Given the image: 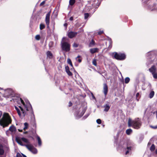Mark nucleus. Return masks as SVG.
Listing matches in <instances>:
<instances>
[{"label": "nucleus", "instance_id": "obj_48", "mask_svg": "<svg viewBox=\"0 0 157 157\" xmlns=\"http://www.w3.org/2000/svg\"><path fill=\"white\" fill-rule=\"evenodd\" d=\"M80 31H78V33H79L80 32H83V30L82 29V28H80Z\"/></svg>", "mask_w": 157, "mask_h": 157}, {"label": "nucleus", "instance_id": "obj_27", "mask_svg": "<svg viewBox=\"0 0 157 157\" xmlns=\"http://www.w3.org/2000/svg\"><path fill=\"white\" fill-rule=\"evenodd\" d=\"M130 79L128 77H126L124 79L125 83L126 84L128 83L130 81Z\"/></svg>", "mask_w": 157, "mask_h": 157}, {"label": "nucleus", "instance_id": "obj_59", "mask_svg": "<svg viewBox=\"0 0 157 157\" xmlns=\"http://www.w3.org/2000/svg\"><path fill=\"white\" fill-rule=\"evenodd\" d=\"M151 144V143L150 142H149L148 144V145H150Z\"/></svg>", "mask_w": 157, "mask_h": 157}, {"label": "nucleus", "instance_id": "obj_50", "mask_svg": "<svg viewBox=\"0 0 157 157\" xmlns=\"http://www.w3.org/2000/svg\"><path fill=\"white\" fill-rule=\"evenodd\" d=\"M138 128L139 127V125H141V124L140 122V121H139L138 120Z\"/></svg>", "mask_w": 157, "mask_h": 157}, {"label": "nucleus", "instance_id": "obj_7", "mask_svg": "<svg viewBox=\"0 0 157 157\" xmlns=\"http://www.w3.org/2000/svg\"><path fill=\"white\" fill-rule=\"evenodd\" d=\"M128 127H132L135 128H137V121L136 120H133L131 118H129L128 121Z\"/></svg>", "mask_w": 157, "mask_h": 157}, {"label": "nucleus", "instance_id": "obj_18", "mask_svg": "<svg viewBox=\"0 0 157 157\" xmlns=\"http://www.w3.org/2000/svg\"><path fill=\"white\" fill-rule=\"evenodd\" d=\"M46 55L48 58L51 59L53 57V55L51 52L48 51L46 52Z\"/></svg>", "mask_w": 157, "mask_h": 157}, {"label": "nucleus", "instance_id": "obj_47", "mask_svg": "<svg viewBox=\"0 0 157 157\" xmlns=\"http://www.w3.org/2000/svg\"><path fill=\"white\" fill-rule=\"evenodd\" d=\"M45 1H43L42 2H41L40 4V6H42L44 4H45Z\"/></svg>", "mask_w": 157, "mask_h": 157}, {"label": "nucleus", "instance_id": "obj_26", "mask_svg": "<svg viewBox=\"0 0 157 157\" xmlns=\"http://www.w3.org/2000/svg\"><path fill=\"white\" fill-rule=\"evenodd\" d=\"M3 148L5 151H8L9 150V147L7 145H2Z\"/></svg>", "mask_w": 157, "mask_h": 157}, {"label": "nucleus", "instance_id": "obj_2", "mask_svg": "<svg viewBox=\"0 0 157 157\" xmlns=\"http://www.w3.org/2000/svg\"><path fill=\"white\" fill-rule=\"evenodd\" d=\"M11 120L7 113H4L2 119H0V125L3 128L7 127L11 123Z\"/></svg>", "mask_w": 157, "mask_h": 157}, {"label": "nucleus", "instance_id": "obj_34", "mask_svg": "<svg viewBox=\"0 0 157 157\" xmlns=\"http://www.w3.org/2000/svg\"><path fill=\"white\" fill-rule=\"evenodd\" d=\"M68 64H69L71 67L73 66V65L71 60L70 59H68L67 60Z\"/></svg>", "mask_w": 157, "mask_h": 157}, {"label": "nucleus", "instance_id": "obj_54", "mask_svg": "<svg viewBox=\"0 0 157 157\" xmlns=\"http://www.w3.org/2000/svg\"><path fill=\"white\" fill-rule=\"evenodd\" d=\"M91 94H92V95L93 98L94 99H95V98L94 96V95L92 93Z\"/></svg>", "mask_w": 157, "mask_h": 157}, {"label": "nucleus", "instance_id": "obj_42", "mask_svg": "<svg viewBox=\"0 0 157 157\" xmlns=\"http://www.w3.org/2000/svg\"><path fill=\"white\" fill-rule=\"evenodd\" d=\"M150 127L151 128H152L154 129H156L157 128V125L153 126L152 125H150Z\"/></svg>", "mask_w": 157, "mask_h": 157}, {"label": "nucleus", "instance_id": "obj_24", "mask_svg": "<svg viewBox=\"0 0 157 157\" xmlns=\"http://www.w3.org/2000/svg\"><path fill=\"white\" fill-rule=\"evenodd\" d=\"M154 94L155 92L153 91H151L149 95V97L150 98H152L153 97Z\"/></svg>", "mask_w": 157, "mask_h": 157}, {"label": "nucleus", "instance_id": "obj_62", "mask_svg": "<svg viewBox=\"0 0 157 157\" xmlns=\"http://www.w3.org/2000/svg\"><path fill=\"white\" fill-rule=\"evenodd\" d=\"M98 73H99V74H101V73L100 72H99V71H98Z\"/></svg>", "mask_w": 157, "mask_h": 157}, {"label": "nucleus", "instance_id": "obj_53", "mask_svg": "<svg viewBox=\"0 0 157 157\" xmlns=\"http://www.w3.org/2000/svg\"><path fill=\"white\" fill-rule=\"evenodd\" d=\"M73 20V18L72 17H71L70 18V20L72 21Z\"/></svg>", "mask_w": 157, "mask_h": 157}, {"label": "nucleus", "instance_id": "obj_8", "mask_svg": "<svg viewBox=\"0 0 157 157\" xmlns=\"http://www.w3.org/2000/svg\"><path fill=\"white\" fill-rule=\"evenodd\" d=\"M61 47L63 50L66 52H68L70 50V44L67 42L63 41L61 43Z\"/></svg>", "mask_w": 157, "mask_h": 157}, {"label": "nucleus", "instance_id": "obj_5", "mask_svg": "<svg viewBox=\"0 0 157 157\" xmlns=\"http://www.w3.org/2000/svg\"><path fill=\"white\" fill-rule=\"evenodd\" d=\"M135 144L132 142L129 141L128 142L127 144L126 148L125 150H127L125 155H127L129 154L134 147Z\"/></svg>", "mask_w": 157, "mask_h": 157}, {"label": "nucleus", "instance_id": "obj_38", "mask_svg": "<svg viewBox=\"0 0 157 157\" xmlns=\"http://www.w3.org/2000/svg\"><path fill=\"white\" fill-rule=\"evenodd\" d=\"M96 122L98 124H100L101 123V121L100 119H98L96 120Z\"/></svg>", "mask_w": 157, "mask_h": 157}, {"label": "nucleus", "instance_id": "obj_15", "mask_svg": "<svg viewBox=\"0 0 157 157\" xmlns=\"http://www.w3.org/2000/svg\"><path fill=\"white\" fill-rule=\"evenodd\" d=\"M4 150L2 145H0V157H6V155H4Z\"/></svg>", "mask_w": 157, "mask_h": 157}, {"label": "nucleus", "instance_id": "obj_25", "mask_svg": "<svg viewBox=\"0 0 157 157\" xmlns=\"http://www.w3.org/2000/svg\"><path fill=\"white\" fill-rule=\"evenodd\" d=\"M95 42L93 40H92L89 44V46L92 47L94 44Z\"/></svg>", "mask_w": 157, "mask_h": 157}, {"label": "nucleus", "instance_id": "obj_60", "mask_svg": "<svg viewBox=\"0 0 157 157\" xmlns=\"http://www.w3.org/2000/svg\"><path fill=\"white\" fill-rule=\"evenodd\" d=\"M155 153L157 154V149L155 150Z\"/></svg>", "mask_w": 157, "mask_h": 157}, {"label": "nucleus", "instance_id": "obj_22", "mask_svg": "<svg viewBox=\"0 0 157 157\" xmlns=\"http://www.w3.org/2000/svg\"><path fill=\"white\" fill-rule=\"evenodd\" d=\"M132 130L131 128L127 129L126 131V133L128 135H130L132 132Z\"/></svg>", "mask_w": 157, "mask_h": 157}, {"label": "nucleus", "instance_id": "obj_28", "mask_svg": "<svg viewBox=\"0 0 157 157\" xmlns=\"http://www.w3.org/2000/svg\"><path fill=\"white\" fill-rule=\"evenodd\" d=\"M81 57L80 56H78L76 58V59L77 61H78L79 63H80L82 61V59L79 58Z\"/></svg>", "mask_w": 157, "mask_h": 157}, {"label": "nucleus", "instance_id": "obj_56", "mask_svg": "<svg viewBox=\"0 0 157 157\" xmlns=\"http://www.w3.org/2000/svg\"><path fill=\"white\" fill-rule=\"evenodd\" d=\"M22 155L23 157H27L25 155H24V154H22Z\"/></svg>", "mask_w": 157, "mask_h": 157}, {"label": "nucleus", "instance_id": "obj_12", "mask_svg": "<svg viewBox=\"0 0 157 157\" xmlns=\"http://www.w3.org/2000/svg\"><path fill=\"white\" fill-rule=\"evenodd\" d=\"M20 100L21 101V103L23 105H24V108L25 107H28V106L29 104H31L29 101L27 99H26L25 100V102L26 103V104H25V102L23 101V100L21 98H20Z\"/></svg>", "mask_w": 157, "mask_h": 157}, {"label": "nucleus", "instance_id": "obj_20", "mask_svg": "<svg viewBox=\"0 0 157 157\" xmlns=\"http://www.w3.org/2000/svg\"><path fill=\"white\" fill-rule=\"evenodd\" d=\"M9 130L11 132H14L16 131V128L13 125H12L10 127Z\"/></svg>", "mask_w": 157, "mask_h": 157}, {"label": "nucleus", "instance_id": "obj_30", "mask_svg": "<svg viewBox=\"0 0 157 157\" xmlns=\"http://www.w3.org/2000/svg\"><path fill=\"white\" fill-rule=\"evenodd\" d=\"M75 2V0H70L69 1V4L71 6L73 5Z\"/></svg>", "mask_w": 157, "mask_h": 157}, {"label": "nucleus", "instance_id": "obj_63", "mask_svg": "<svg viewBox=\"0 0 157 157\" xmlns=\"http://www.w3.org/2000/svg\"><path fill=\"white\" fill-rule=\"evenodd\" d=\"M123 143V142L122 141L121 142V143Z\"/></svg>", "mask_w": 157, "mask_h": 157}, {"label": "nucleus", "instance_id": "obj_39", "mask_svg": "<svg viewBox=\"0 0 157 157\" xmlns=\"http://www.w3.org/2000/svg\"><path fill=\"white\" fill-rule=\"evenodd\" d=\"M65 71L66 72L68 71H69L70 70L68 66H67L65 67Z\"/></svg>", "mask_w": 157, "mask_h": 157}, {"label": "nucleus", "instance_id": "obj_21", "mask_svg": "<svg viewBox=\"0 0 157 157\" xmlns=\"http://www.w3.org/2000/svg\"><path fill=\"white\" fill-rule=\"evenodd\" d=\"M15 109L16 110H17V113L19 117H22V114L21 113V112L19 109L16 106H15Z\"/></svg>", "mask_w": 157, "mask_h": 157}, {"label": "nucleus", "instance_id": "obj_10", "mask_svg": "<svg viewBox=\"0 0 157 157\" xmlns=\"http://www.w3.org/2000/svg\"><path fill=\"white\" fill-rule=\"evenodd\" d=\"M157 69L155 65H153L151 67V68H149V71L152 74V75L153 78H155V75H157V73H156Z\"/></svg>", "mask_w": 157, "mask_h": 157}, {"label": "nucleus", "instance_id": "obj_49", "mask_svg": "<svg viewBox=\"0 0 157 157\" xmlns=\"http://www.w3.org/2000/svg\"><path fill=\"white\" fill-rule=\"evenodd\" d=\"M52 44H53V43H52V42H50L49 43V47H52Z\"/></svg>", "mask_w": 157, "mask_h": 157}, {"label": "nucleus", "instance_id": "obj_19", "mask_svg": "<svg viewBox=\"0 0 157 157\" xmlns=\"http://www.w3.org/2000/svg\"><path fill=\"white\" fill-rule=\"evenodd\" d=\"M98 49L97 48H91L90 49V52L92 54H94L98 52Z\"/></svg>", "mask_w": 157, "mask_h": 157}, {"label": "nucleus", "instance_id": "obj_58", "mask_svg": "<svg viewBox=\"0 0 157 157\" xmlns=\"http://www.w3.org/2000/svg\"><path fill=\"white\" fill-rule=\"evenodd\" d=\"M64 26H67V24L65 23V24H64Z\"/></svg>", "mask_w": 157, "mask_h": 157}, {"label": "nucleus", "instance_id": "obj_14", "mask_svg": "<svg viewBox=\"0 0 157 157\" xmlns=\"http://www.w3.org/2000/svg\"><path fill=\"white\" fill-rule=\"evenodd\" d=\"M16 138H19V139L21 141H21H22L23 142H24L27 144H30V142H29V140L26 138H25L24 137H22L21 138H20V137H16Z\"/></svg>", "mask_w": 157, "mask_h": 157}, {"label": "nucleus", "instance_id": "obj_9", "mask_svg": "<svg viewBox=\"0 0 157 157\" xmlns=\"http://www.w3.org/2000/svg\"><path fill=\"white\" fill-rule=\"evenodd\" d=\"M13 92L11 89H8L5 91L4 96L6 98H9L13 96Z\"/></svg>", "mask_w": 157, "mask_h": 157}, {"label": "nucleus", "instance_id": "obj_1", "mask_svg": "<svg viewBox=\"0 0 157 157\" xmlns=\"http://www.w3.org/2000/svg\"><path fill=\"white\" fill-rule=\"evenodd\" d=\"M19 107L22 112V117H21V118L24 117L27 118H29L30 117V118H32L34 117V115L31 104H29L28 107L25 108L24 109L20 106H19Z\"/></svg>", "mask_w": 157, "mask_h": 157}, {"label": "nucleus", "instance_id": "obj_35", "mask_svg": "<svg viewBox=\"0 0 157 157\" xmlns=\"http://www.w3.org/2000/svg\"><path fill=\"white\" fill-rule=\"evenodd\" d=\"M89 16V14L87 13H86L84 14V18L86 19L88 18Z\"/></svg>", "mask_w": 157, "mask_h": 157}, {"label": "nucleus", "instance_id": "obj_55", "mask_svg": "<svg viewBox=\"0 0 157 157\" xmlns=\"http://www.w3.org/2000/svg\"><path fill=\"white\" fill-rule=\"evenodd\" d=\"M151 52H148L147 53V56H149V55L151 54Z\"/></svg>", "mask_w": 157, "mask_h": 157}, {"label": "nucleus", "instance_id": "obj_37", "mask_svg": "<svg viewBox=\"0 0 157 157\" xmlns=\"http://www.w3.org/2000/svg\"><path fill=\"white\" fill-rule=\"evenodd\" d=\"M93 64L95 66H97L96 61L95 59H94L92 61Z\"/></svg>", "mask_w": 157, "mask_h": 157}, {"label": "nucleus", "instance_id": "obj_29", "mask_svg": "<svg viewBox=\"0 0 157 157\" xmlns=\"http://www.w3.org/2000/svg\"><path fill=\"white\" fill-rule=\"evenodd\" d=\"M155 149V146L154 144H152L150 148V150L151 151H153Z\"/></svg>", "mask_w": 157, "mask_h": 157}, {"label": "nucleus", "instance_id": "obj_64", "mask_svg": "<svg viewBox=\"0 0 157 157\" xmlns=\"http://www.w3.org/2000/svg\"><path fill=\"white\" fill-rule=\"evenodd\" d=\"M119 145V146H121V144H119V145Z\"/></svg>", "mask_w": 157, "mask_h": 157}, {"label": "nucleus", "instance_id": "obj_52", "mask_svg": "<svg viewBox=\"0 0 157 157\" xmlns=\"http://www.w3.org/2000/svg\"><path fill=\"white\" fill-rule=\"evenodd\" d=\"M155 114H156V119H157V111H156V112H154L153 113L154 114H155Z\"/></svg>", "mask_w": 157, "mask_h": 157}, {"label": "nucleus", "instance_id": "obj_6", "mask_svg": "<svg viewBox=\"0 0 157 157\" xmlns=\"http://www.w3.org/2000/svg\"><path fill=\"white\" fill-rule=\"evenodd\" d=\"M113 57L115 59L120 60H123L125 59L126 56L125 54L121 53H117L114 52L113 53Z\"/></svg>", "mask_w": 157, "mask_h": 157}, {"label": "nucleus", "instance_id": "obj_43", "mask_svg": "<svg viewBox=\"0 0 157 157\" xmlns=\"http://www.w3.org/2000/svg\"><path fill=\"white\" fill-rule=\"evenodd\" d=\"M36 39L37 40H39L40 39V36L39 35H37L35 37Z\"/></svg>", "mask_w": 157, "mask_h": 157}, {"label": "nucleus", "instance_id": "obj_44", "mask_svg": "<svg viewBox=\"0 0 157 157\" xmlns=\"http://www.w3.org/2000/svg\"><path fill=\"white\" fill-rule=\"evenodd\" d=\"M103 33V31L102 30V31L100 30V31H98V34L99 35H101V34Z\"/></svg>", "mask_w": 157, "mask_h": 157}, {"label": "nucleus", "instance_id": "obj_23", "mask_svg": "<svg viewBox=\"0 0 157 157\" xmlns=\"http://www.w3.org/2000/svg\"><path fill=\"white\" fill-rule=\"evenodd\" d=\"M36 138L38 140V145L40 146L41 145V141L40 138V137L37 135L36 136Z\"/></svg>", "mask_w": 157, "mask_h": 157}, {"label": "nucleus", "instance_id": "obj_33", "mask_svg": "<svg viewBox=\"0 0 157 157\" xmlns=\"http://www.w3.org/2000/svg\"><path fill=\"white\" fill-rule=\"evenodd\" d=\"M24 124L25 127L24 128V129L25 130L28 128L29 125H28V123L26 122Z\"/></svg>", "mask_w": 157, "mask_h": 157}, {"label": "nucleus", "instance_id": "obj_11", "mask_svg": "<svg viewBox=\"0 0 157 157\" xmlns=\"http://www.w3.org/2000/svg\"><path fill=\"white\" fill-rule=\"evenodd\" d=\"M50 12H48L46 14L45 18L46 23L47 25V27H49L50 22Z\"/></svg>", "mask_w": 157, "mask_h": 157}, {"label": "nucleus", "instance_id": "obj_32", "mask_svg": "<svg viewBox=\"0 0 157 157\" xmlns=\"http://www.w3.org/2000/svg\"><path fill=\"white\" fill-rule=\"evenodd\" d=\"M152 60H151L149 59L148 60V61L146 63V64L147 66H148L149 65L151 64L152 63Z\"/></svg>", "mask_w": 157, "mask_h": 157}, {"label": "nucleus", "instance_id": "obj_45", "mask_svg": "<svg viewBox=\"0 0 157 157\" xmlns=\"http://www.w3.org/2000/svg\"><path fill=\"white\" fill-rule=\"evenodd\" d=\"M73 46L75 48H77L78 47V45L77 44L74 43L73 44Z\"/></svg>", "mask_w": 157, "mask_h": 157}, {"label": "nucleus", "instance_id": "obj_61", "mask_svg": "<svg viewBox=\"0 0 157 157\" xmlns=\"http://www.w3.org/2000/svg\"><path fill=\"white\" fill-rule=\"evenodd\" d=\"M18 130H19V132H22V130H19V129H18Z\"/></svg>", "mask_w": 157, "mask_h": 157}, {"label": "nucleus", "instance_id": "obj_40", "mask_svg": "<svg viewBox=\"0 0 157 157\" xmlns=\"http://www.w3.org/2000/svg\"><path fill=\"white\" fill-rule=\"evenodd\" d=\"M66 72L69 76H72V73L70 71V70Z\"/></svg>", "mask_w": 157, "mask_h": 157}, {"label": "nucleus", "instance_id": "obj_17", "mask_svg": "<svg viewBox=\"0 0 157 157\" xmlns=\"http://www.w3.org/2000/svg\"><path fill=\"white\" fill-rule=\"evenodd\" d=\"M108 86L106 84H103V92L105 96H106L108 92Z\"/></svg>", "mask_w": 157, "mask_h": 157}, {"label": "nucleus", "instance_id": "obj_41", "mask_svg": "<svg viewBox=\"0 0 157 157\" xmlns=\"http://www.w3.org/2000/svg\"><path fill=\"white\" fill-rule=\"evenodd\" d=\"M144 138V137L143 136H141L140 137L139 140L140 142H141L143 140Z\"/></svg>", "mask_w": 157, "mask_h": 157}, {"label": "nucleus", "instance_id": "obj_13", "mask_svg": "<svg viewBox=\"0 0 157 157\" xmlns=\"http://www.w3.org/2000/svg\"><path fill=\"white\" fill-rule=\"evenodd\" d=\"M77 34L78 32L71 31L68 33V36L70 38H72L75 36Z\"/></svg>", "mask_w": 157, "mask_h": 157}, {"label": "nucleus", "instance_id": "obj_51", "mask_svg": "<svg viewBox=\"0 0 157 157\" xmlns=\"http://www.w3.org/2000/svg\"><path fill=\"white\" fill-rule=\"evenodd\" d=\"M72 103L71 101L69 102V105H68L70 107V106H72Z\"/></svg>", "mask_w": 157, "mask_h": 157}, {"label": "nucleus", "instance_id": "obj_16", "mask_svg": "<svg viewBox=\"0 0 157 157\" xmlns=\"http://www.w3.org/2000/svg\"><path fill=\"white\" fill-rule=\"evenodd\" d=\"M103 107L104 108V111L107 112L110 108V106L109 103H106L103 106Z\"/></svg>", "mask_w": 157, "mask_h": 157}, {"label": "nucleus", "instance_id": "obj_36", "mask_svg": "<svg viewBox=\"0 0 157 157\" xmlns=\"http://www.w3.org/2000/svg\"><path fill=\"white\" fill-rule=\"evenodd\" d=\"M90 114V113H88L86 114L85 116L83 117V118L84 119H86V118Z\"/></svg>", "mask_w": 157, "mask_h": 157}, {"label": "nucleus", "instance_id": "obj_4", "mask_svg": "<svg viewBox=\"0 0 157 157\" xmlns=\"http://www.w3.org/2000/svg\"><path fill=\"white\" fill-rule=\"evenodd\" d=\"M87 109L86 107H80L79 111H76L75 115L76 119H78L82 117L84 114Z\"/></svg>", "mask_w": 157, "mask_h": 157}, {"label": "nucleus", "instance_id": "obj_31", "mask_svg": "<svg viewBox=\"0 0 157 157\" xmlns=\"http://www.w3.org/2000/svg\"><path fill=\"white\" fill-rule=\"evenodd\" d=\"M45 27V25L43 24H40V30H42Z\"/></svg>", "mask_w": 157, "mask_h": 157}, {"label": "nucleus", "instance_id": "obj_3", "mask_svg": "<svg viewBox=\"0 0 157 157\" xmlns=\"http://www.w3.org/2000/svg\"><path fill=\"white\" fill-rule=\"evenodd\" d=\"M16 142L17 143L22 146H24L31 152L33 154H36L37 153V151L36 148L34 147L32 144H25L22 143V142L21 141L20 139L18 138H16Z\"/></svg>", "mask_w": 157, "mask_h": 157}, {"label": "nucleus", "instance_id": "obj_46", "mask_svg": "<svg viewBox=\"0 0 157 157\" xmlns=\"http://www.w3.org/2000/svg\"><path fill=\"white\" fill-rule=\"evenodd\" d=\"M16 157H22V156L20 154L18 153L17 154Z\"/></svg>", "mask_w": 157, "mask_h": 157}, {"label": "nucleus", "instance_id": "obj_57", "mask_svg": "<svg viewBox=\"0 0 157 157\" xmlns=\"http://www.w3.org/2000/svg\"><path fill=\"white\" fill-rule=\"evenodd\" d=\"M136 98L137 99V93L136 94Z\"/></svg>", "mask_w": 157, "mask_h": 157}]
</instances>
